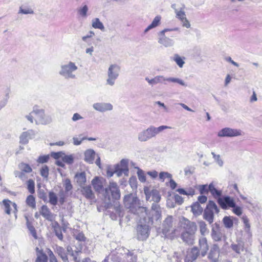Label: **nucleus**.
Wrapping results in <instances>:
<instances>
[{
  "label": "nucleus",
  "mask_w": 262,
  "mask_h": 262,
  "mask_svg": "<svg viewBox=\"0 0 262 262\" xmlns=\"http://www.w3.org/2000/svg\"><path fill=\"white\" fill-rule=\"evenodd\" d=\"M119 70V67L116 64H112L110 67L108 71V77L107 80V83L108 84L113 85L114 84L115 81L118 76Z\"/></svg>",
  "instance_id": "4"
},
{
  "label": "nucleus",
  "mask_w": 262,
  "mask_h": 262,
  "mask_svg": "<svg viewBox=\"0 0 262 262\" xmlns=\"http://www.w3.org/2000/svg\"><path fill=\"white\" fill-rule=\"evenodd\" d=\"M257 100L256 95L255 92H253L252 96L251 97L250 101L251 102L256 101Z\"/></svg>",
  "instance_id": "63"
},
{
  "label": "nucleus",
  "mask_w": 262,
  "mask_h": 262,
  "mask_svg": "<svg viewBox=\"0 0 262 262\" xmlns=\"http://www.w3.org/2000/svg\"><path fill=\"white\" fill-rule=\"evenodd\" d=\"M49 203L54 206L57 204L58 198L57 195L53 191H50L49 193Z\"/></svg>",
  "instance_id": "35"
},
{
  "label": "nucleus",
  "mask_w": 262,
  "mask_h": 262,
  "mask_svg": "<svg viewBox=\"0 0 262 262\" xmlns=\"http://www.w3.org/2000/svg\"><path fill=\"white\" fill-rule=\"evenodd\" d=\"M198 249L199 252L200 253V255L202 257L205 256L207 254L209 250V245L206 237H203L199 239Z\"/></svg>",
  "instance_id": "15"
},
{
  "label": "nucleus",
  "mask_w": 262,
  "mask_h": 262,
  "mask_svg": "<svg viewBox=\"0 0 262 262\" xmlns=\"http://www.w3.org/2000/svg\"><path fill=\"white\" fill-rule=\"evenodd\" d=\"M181 21L183 23V26L184 27H186L187 28L190 27V25L189 22L188 21V20L186 18V17L184 19H183Z\"/></svg>",
  "instance_id": "56"
},
{
  "label": "nucleus",
  "mask_w": 262,
  "mask_h": 262,
  "mask_svg": "<svg viewBox=\"0 0 262 262\" xmlns=\"http://www.w3.org/2000/svg\"><path fill=\"white\" fill-rule=\"evenodd\" d=\"M3 203L5 206V212L8 214H10L11 213L10 204L11 202L8 199H5L3 201Z\"/></svg>",
  "instance_id": "37"
},
{
  "label": "nucleus",
  "mask_w": 262,
  "mask_h": 262,
  "mask_svg": "<svg viewBox=\"0 0 262 262\" xmlns=\"http://www.w3.org/2000/svg\"><path fill=\"white\" fill-rule=\"evenodd\" d=\"M220 248L217 244H213L208 254V258L215 261L219 255Z\"/></svg>",
  "instance_id": "20"
},
{
  "label": "nucleus",
  "mask_w": 262,
  "mask_h": 262,
  "mask_svg": "<svg viewBox=\"0 0 262 262\" xmlns=\"http://www.w3.org/2000/svg\"><path fill=\"white\" fill-rule=\"evenodd\" d=\"M64 187L65 191L68 192L71 190L73 188V186L71 184V181L69 179H67L64 181Z\"/></svg>",
  "instance_id": "41"
},
{
  "label": "nucleus",
  "mask_w": 262,
  "mask_h": 262,
  "mask_svg": "<svg viewBox=\"0 0 262 262\" xmlns=\"http://www.w3.org/2000/svg\"><path fill=\"white\" fill-rule=\"evenodd\" d=\"M82 117H81V116L78 114V113H75L73 116V117H72V120L73 121H77L79 119H81Z\"/></svg>",
  "instance_id": "61"
},
{
  "label": "nucleus",
  "mask_w": 262,
  "mask_h": 262,
  "mask_svg": "<svg viewBox=\"0 0 262 262\" xmlns=\"http://www.w3.org/2000/svg\"><path fill=\"white\" fill-rule=\"evenodd\" d=\"M27 189L31 194H34L35 192V182L32 179H29L27 182Z\"/></svg>",
  "instance_id": "36"
},
{
  "label": "nucleus",
  "mask_w": 262,
  "mask_h": 262,
  "mask_svg": "<svg viewBox=\"0 0 262 262\" xmlns=\"http://www.w3.org/2000/svg\"><path fill=\"white\" fill-rule=\"evenodd\" d=\"M173 60L180 68H182L184 64L183 59L178 54L174 55Z\"/></svg>",
  "instance_id": "38"
},
{
  "label": "nucleus",
  "mask_w": 262,
  "mask_h": 262,
  "mask_svg": "<svg viewBox=\"0 0 262 262\" xmlns=\"http://www.w3.org/2000/svg\"><path fill=\"white\" fill-rule=\"evenodd\" d=\"M231 77L229 75H227L225 79V85H227L231 81Z\"/></svg>",
  "instance_id": "64"
},
{
  "label": "nucleus",
  "mask_w": 262,
  "mask_h": 262,
  "mask_svg": "<svg viewBox=\"0 0 262 262\" xmlns=\"http://www.w3.org/2000/svg\"><path fill=\"white\" fill-rule=\"evenodd\" d=\"M29 229L33 237L35 238H37V234L35 228L33 226H31L29 228Z\"/></svg>",
  "instance_id": "59"
},
{
  "label": "nucleus",
  "mask_w": 262,
  "mask_h": 262,
  "mask_svg": "<svg viewBox=\"0 0 262 262\" xmlns=\"http://www.w3.org/2000/svg\"><path fill=\"white\" fill-rule=\"evenodd\" d=\"M199 190L201 194H207L208 191H209L208 186L207 185H200L199 187Z\"/></svg>",
  "instance_id": "45"
},
{
  "label": "nucleus",
  "mask_w": 262,
  "mask_h": 262,
  "mask_svg": "<svg viewBox=\"0 0 262 262\" xmlns=\"http://www.w3.org/2000/svg\"><path fill=\"white\" fill-rule=\"evenodd\" d=\"M174 200L175 202L179 205H181L183 203V198L178 194L174 195Z\"/></svg>",
  "instance_id": "50"
},
{
  "label": "nucleus",
  "mask_w": 262,
  "mask_h": 262,
  "mask_svg": "<svg viewBox=\"0 0 262 262\" xmlns=\"http://www.w3.org/2000/svg\"><path fill=\"white\" fill-rule=\"evenodd\" d=\"M94 108L100 112H105L112 110L113 106L110 103H97L93 105Z\"/></svg>",
  "instance_id": "24"
},
{
  "label": "nucleus",
  "mask_w": 262,
  "mask_h": 262,
  "mask_svg": "<svg viewBox=\"0 0 262 262\" xmlns=\"http://www.w3.org/2000/svg\"><path fill=\"white\" fill-rule=\"evenodd\" d=\"M177 191L181 194L186 195L192 196L195 194V190L192 188H189L187 191H186L183 188H179L177 190Z\"/></svg>",
  "instance_id": "33"
},
{
  "label": "nucleus",
  "mask_w": 262,
  "mask_h": 262,
  "mask_svg": "<svg viewBox=\"0 0 262 262\" xmlns=\"http://www.w3.org/2000/svg\"><path fill=\"white\" fill-rule=\"evenodd\" d=\"M169 30H168V29H165V30H162L160 32L161 37L160 38V39L159 40V42L161 44L163 45L165 47L169 46L170 45V39L169 38H167L164 35V33L165 32L169 31Z\"/></svg>",
  "instance_id": "27"
},
{
  "label": "nucleus",
  "mask_w": 262,
  "mask_h": 262,
  "mask_svg": "<svg viewBox=\"0 0 262 262\" xmlns=\"http://www.w3.org/2000/svg\"><path fill=\"white\" fill-rule=\"evenodd\" d=\"M242 219L244 224L245 230L247 231H249L250 229V224L248 218L246 216H243Z\"/></svg>",
  "instance_id": "43"
},
{
  "label": "nucleus",
  "mask_w": 262,
  "mask_h": 262,
  "mask_svg": "<svg viewBox=\"0 0 262 262\" xmlns=\"http://www.w3.org/2000/svg\"><path fill=\"white\" fill-rule=\"evenodd\" d=\"M106 180L101 177H95L92 180V185L96 192L101 193L104 190V186Z\"/></svg>",
  "instance_id": "5"
},
{
  "label": "nucleus",
  "mask_w": 262,
  "mask_h": 262,
  "mask_svg": "<svg viewBox=\"0 0 262 262\" xmlns=\"http://www.w3.org/2000/svg\"><path fill=\"white\" fill-rule=\"evenodd\" d=\"M20 11L23 14H32L33 13V10L31 9H20Z\"/></svg>",
  "instance_id": "58"
},
{
  "label": "nucleus",
  "mask_w": 262,
  "mask_h": 262,
  "mask_svg": "<svg viewBox=\"0 0 262 262\" xmlns=\"http://www.w3.org/2000/svg\"><path fill=\"white\" fill-rule=\"evenodd\" d=\"M49 167L47 165H44L40 170L41 176L45 178H47L49 176Z\"/></svg>",
  "instance_id": "39"
},
{
  "label": "nucleus",
  "mask_w": 262,
  "mask_h": 262,
  "mask_svg": "<svg viewBox=\"0 0 262 262\" xmlns=\"http://www.w3.org/2000/svg\"><path fill=\"white\" fill-rule=\"evenodd\" d=\"M169 186L172 189H174L177 187V183L175 182V181L172 180L171 178L170 179L169 181Z\"/></svg>",
  "instance_id": "57"
},
{
  "label": "nucleus",
  "mask_w": 262,
  "mask_h": 262,
  "mask_svg": "<svg viewBox=\"0 0 262 262\" xmlns=\"http://www.w3.org/2000/svg\"><path fill=\"white\" fill-rule=\"evenodd\" d=\"M92 27L95 29H99L101 30H104V27L103 24L98 18H95L92 20Z\"/></svg>",
  "instance_id": "34"
},
{
  "label": "nucleus",
  "mask_w": 262,
  "mask_h": 262,
  "mask_svg": "<svg viewBox=\"0 0 262 262\" xmlns=\"http://www.w3.org/2000/svg\"><path fill=\"white\" fill-rule=\"evenodd\" d=\"M31 123L35 121L37 124H47L50 122V118L46 116L43 110H34L27 116Z\"/></svg>",
  "instance_id": "2"
},
{
  "label": "nucleus",
  "mask_w": 262,
  "mask_h": 262,
  "mask_svg": "<svg viewBox=\"0 0 262 262\" xmlns=\"http://www.w3.org/2000/svg\"><path fill=\"white\" fill-rule=\"evenodd\" d=\"M161 217V210L160 205L157 204H153L150 212L149 220L150 222L153 223L154 221L160 220Z\"/></svg>",
  "instance_id": "6"
},
{
  "label": "nucleus",
  "mask_w": 262,
  "mask_h": 262,
  "mask_svg": "<svg viewBox=\"0 0 262 262\" xmlns=\"http://www.w3.org/2000/svg\"><path fill=\"white\" fill-rule=\"evenodd\" d=\"M138 178L141 182H145L146 180V177L143 173H139Z\"/></svg>",
  "instance_id": "55"
},
{
  "label": "nucleus",
  "mask_w": 262,
  "mask_h": 262,
  "mask_svg": "<svg viewBox=\"0 0 262 262\" xmlns=\"http://www.w3.org/2000/svg\"><path fill=\"white\" fill-rule=\"evenodd\" d=\"M195 233L186 232L182 231L181 233V238L182 240L189 244H192L194 241V235Z\"/></svg>",
  "instance_id": "23"
},
{
  "label": "nucleus",
  "mask_w": 262,
  "mask_h": 262,
  "mask_svg": "<svg viewBox=\"0 0 262 262\" xmlns=\"http://www.w3.org/2000/svg\"><path fill=\"white\" fill-rule=\"evenodd\" d=\"M234 218L233 216H226L223 219V223L224 226L228 229H230L233 226V219Z\"/></svg>",
  "instance_id": "28"
},
{
  "label": "nucleus",
  "mask_w": 262,
  "mask_h": 262,
  "mask_svg": "<svg viewBox=\"0 0 262 262\" xmlns=\"http://www.w3.org/2000/svg\"><path fill=\"white\" fill-rule=\"evenodd\" d=\"M105 190L106 193H107L108 190L111 191L113 199L119 200L120 198V190L116 182H110L108 187L105 188Z\"/></svg>",
  "instance_id": "11"
},
{
  "label": "nucleus",
  "mask_w": 262,
  "mask_h": 262,
  "mask_svg": "<svg viewBox=\"0 0 262 262\" xmlns=\"http://www.w3.org/2000/svg\"><path fill=\"white\" fill-rule=\"evenodd\" d=\"M77 69V67L74 63L70 62L68 64L62 66L60 73L64 76L73 77L74 76L72 75V73L73 71L76 70Z\"/></svg>",
  "instance_id": "14"
},
{
  "label": "nucleus",
  "mask_w": 262,
  "mask_h": 262,
  "mask_svg": "<svg viewBox=\"0 0 262 262\" xmlns=\"http://www.w3.org/2000/svg\"><path fill=\"white\" fill-rule=\"evenodd\" d=\"M181 227L182 231L186 232L195 233L197 231V226L194 222L188 220H184L181 223Z\"/></svg>",
  "instance_id": "8"
},
{
  "label": "nucleus",
  "mask_w": 262,
  "mask_h": 262,
  "mask_svg": "<svg viewBox=\"0 0 262 262\" xmlns=\"http://www.w3.org/2000/svg\"><path fill=\"white\" fill-rule=\"evenodd\" d=\"M146 199L148 200L151 196V200L156 203H158L161 200V195L159 192L156 189H153L151 191L148 187L144 188Z\"/></svg>",
  "instance_id": "9"
},
{
  "label": "nucleus",
  "mask_w": 262,
  "mask_h": 262,
  "mask_svg": "<svg viewBox=\"0 0 262 262\" xmlns=\"http://www.w3.org/2000/svg\"><path fill=\"white\" fill-rule=\"evenodd\" d=\"M155 127H149L139 134L138 138L141 141H145L157 135Z\"/></svg>",
  "instance_id": "13"
},
{
  "label": "nucleus",
  "mask_w": 262,
  "mask_h": 262,
  "mask_svg": "<svg viewBox=\"0 0 262 262\" xmlns=\"http://www.w3.org/2000/svg\"><path fill=\"white\" fill-rule=\"evenodd\" d=\"M161 19V17L160 16L158 15V16H156L155 17V18L154 19V20H152L151 24H150L146 28V29L145 30L144 32H147L148 30L159 26L160 24Z\"/></svg>",
  "instance_id": "29"
},
{
  "label": "nucleus",
  "mask_w": 262,
  "mask_h": 262,
  "mask_svg": "<svg viewBox=\"0 0 262 262\" xmlns=\"http://www.w3.org/2000/svg\"><path fill=\"white\" fill-rule=\"evenodd\" d=\"M146 80H147L150 84H155L160 82V77H156L152 79L146 78Z\"/></svg>",
  "instance_id": "48"
},
{
  "label": "nucleus",
  "mask_w": 262,
  "mask_h": 262,
  "mask_svg": "<svg viewBox=\"0 0 262 262\" xmlns=\"http://www.w3.org/2000/svg\"><path fill=\"white\" fill-rule=\"evenodd\" d=\"M96 153L93 149H88L84 152V160L88 163H93Z\"/></svg>",
  "instance_id": "25"
},
{
  "label": "nucleus",
  "mask_w": 262,
  "mask_h": 262,
  "mask_svg": "<svg viewBox=\"0 0 262 262\" xmlns=\"http://www.w3.org/2000/svg\"><path fill=\"white\" fill-rule=\"evenodd\" d=\"M39 214L49 221H53L55 217V215L51 212L49 208L46 205L41 206L39 210Z\"/></svg>",
  "instance_id": "12"
},
{
  "label": "nucleus",
  "mask_w": 262,
  "mask_h": 262,
  "mask_svg": "<svg viewBox=\"0 0 262 262\" xmlns=\"http://www.w3.org/2000/svg\"><path fill=\"white\" fill-rule=\"evenodd\" d=\"M88 8L86 5H84L82 8H80L78 10L79 14L82 16L85 17L86 15V13L88 12Z\"/></svg>",
  "instance_id": "49"
},
{
  "label": "nucleus",
  "mask_w": 262,
  "mask_h": 262,
  "mask_svg": "<svg viewBox=\"0 0 262 262\" xmlns=\"http://www.w3.org/2000/svg\"><path fill=\"white\" fill-rule=\"evenodd\" d=\"M219 137H235L241 135V131L228 127L223 128L217 134Z\"/></svg>",
  "instance_id": "7"
},
{
  "label": "nucleus",
  "mask_w": 262,
  "mask_h": 262,
  "mask_svg": "<svg viewBox=\"0 0 262 262\" xmlns=\"http://www.w3.org/2000/svg\"><path fill=\"white\" fill-rule=\"evenodd\" d=\"M36 252V258L35 262H48V257L47 255L42 250L36 247L35 249Z\"/></svg>",
  "instance_id": "19"
},
{
  "label": "nucleus",
  "mask_w": 262,
  "mask_h": 262,
  "mask_svg": "<svg viewBox=\"0 0 262 262\" xmlns=\"http://www.w3.org/2000/svg\"><path fill=\"white\" fill-rule=\"evenodd\" d=\"M147 174L152 178H156L158 177V172L155 170L149 171Z\"/></svg>",
  "instance_id": "60"
},
{
  "label": "nucleus",
  "mask_w": 262,
  "mask_h": 262,
  "mask_svg": "<svg viewBox=\"0 0 262 262\" xmlns=\"http://www.w3.org/2000/svg\"><path fill=\"white\" fill-rule=\"evenodd\" d=\"M211 237L215 242H220L222 239L225 240V235L219 229H212L211 231Z\"/></svg>",
  "instance_id": "21"
},
{
  "label": "nucleus",
  "mask_w": 262,
  "mask_h": 262,
  "mask_svg": "<svg viewBox=\"0 0 262 262\" xmlns=\"http://www.w3.org/2000/svg\"><path fill=\"white\" fill-rule=\"evenodd\" d=\"M47 253L49 256V262H58L57 259L51 249H48Z\"/></svg>",
  "instance_id": "44"
},
{
  "label": "nucleus",
  "mask_w": 262,
  "mask_h": 262,
  "mask_svg": "<svg viewBox=\"0 0 262 262\" xmlns=\"http://www.w3.org/2000/svg\"><path fill=\"white\" fill-rule=\"evenodd\" d=\"M185 16L184 12L182 11H179L177 12V17L180 19L181 21L186 17Z\"/></svg>",
  "instance_id": "52"
},
{
  "label": "nucleus",
  "mask_w": 262,
  "mask_h": 262,
  "mask_svg": "<svg viewBox=\"0 0 262 262\" xmlns=\"http://www.w3.org/2000/svg\"><path fill=\"white\" fill-rule=\"evenodd\" d=\"M233 208V212L236 215L239 216L242 214V209L239 206H235Z\"/></svg>",
  "instance_id": "51"
},
{
  "label": "nucleus",
  "mask_w": 262,
  "mask_h": 262,
  "mask_svg": "<svg viewBox=\"0 0 262 262\" xmlns=\"http://www.w3.org/2000/svg\"><path fill=\"white\" fill-rule=\"evenodd\" d=\"M62 161L69 164L73 163L74 159L72 156H65L62 158Z\"/></svg>",
  "instance_id": "46"
},
{
  "label": "nucleus",
  "mask_w": 262,
  "mask_h": 262,
  "mask_svg": "<svg viewBox=\"0 0 262 262\" xmlns=\"http://www.w3.org/2000/svg\"><path fill=\"white\" fill-rule=\"evenodd\" d=\"M55 252L61 257L64 262H68V257L64 249L61 247H56Z\"/></svg>",
  "instance_id": "26"
},
{
  "label": "nucleus",
  "mask_w": 262,
  "mask_h": 262,
  "mask_svg": "<svg viewBox=\"0 0 262 262\" xmlns=\"http://www.w3.org/2000/svg\"><path fill=\"white\" fill-rule=\"evenodd\" d=\"M173 217L171 215H168L164 220L163 223V228L162 232L165 238L173 239L177 236L178 230L176 229H172L173 223Z\"/></svg>",
  "instance_id": "1"
},
{
  "label": "nucleus",
  "mask_w": 262,
  "mask_h": 262,
  "mask_svg": "<svg viewBox=\"0 0 262 262\" xmlns=\"http://www.w3.org/2000/svg\"><path fill=\"white\" fill-rule=\"evenodd\" d=\"M73 142H74V145H80L81 144V140H79L77 138H73Z\"/></svg>",
  "instance_id": "62"
},
{
  "label": "nucleus",
  "mask_w": 262,
  "mask_h": 262,
  "mask_svg": "<svg viewBox=\"0 0 262 262\" xmlns=\"http://www.w3.org/2000/svg\"><path fill=\"white\" fill-rule=\"evenodd\" d=\"M219 209L215 203L212 201H209L204 213V218L209 224L213 222L214 213H218Z\"/></svg>",
  "instance_id": "3"
},
{
  "label": "nucleus",
  "mask_w": 262,
  "mask_h": 262,
  "mask_svg": "<svg viewBox=\"0 0 262 262\" xmlns=\"http://www.w3.org/2000/svg\"><path fill=\"white\" fill-rule=\"evenodd\" d=\"M137 235L140 240H145L149 236L148 228L145 225L138 226Z\"/></svg>",
  "instance_id": "17"
},
{
  "label": "nucleus",
  "mask_w": 262,
  "mask_h": 262,
  "mask_svg": "<svg viewBox=\"0 0 262 262\" xmlns=\"http://www.w3.org/2000/svg\"><path fill=\"white\" fill-rule=\"evenodd\" d=\"M200 254L198 247H194L187 251L185 261L191 262L195 260Z\"/></svg>",
  "instance_id": "16"
},
{
  "label": "nucleus",
  "mask_w": 262,
  "mask_h": 262,
  "mask_svg": "<svg viewBox=\"0 0 262 262\" xmlns=\"http://www.w3.org/2000/svg\"><path fill=\"white\" fill-rule=\"evenodd\" d=\"M19 168L21 171L19 173L18 177L21 180L25 178V173H30L32 171L31 167L27 163L22 162L19 165Z\"/></svg>",
  "instance_id": "18"
},
{
  "label": "nucleus",
  "mask_w": 262,
  "mask_h": 262,
  "mask_svg": "<svg viewBox=\"0 0 262 262\" xmlns=\"http://www.w3.org/2000/svg\"><path fill=\"white\" fill-rule=\"evenodd\" d=\"M200 232L202 235H204L207 231V225L204 221L199 222Z\"/></svg>",
  "instance_id": "40"
},
{
  "label": "nucleus",
  "mask_w": 262,
  "mask_h": 262,
  "mask_svg": "<svg viewBox=\"0 0 262 262\" xmlns=\"http://www.w3.org/2000/svg\"><path fill=\"white\" fill-rule=\"evenodd\" d=\"M217 202L222 208L226 209L227 208L235 207V202L230 196H225L218 199Z\"/></svg>",
  "instance_id": "10"
},
{
  "label": "nucleus",
  "mask_w": 262,
  "mask_h": 262,
  "mask_svg": "<svg viewBox=\"0 0 262 262\" xmlns=\"http://www.w3.org/2000/svg\"><path fill=\"white\" fill-rule=\"evenodd\" d=\"M75 178L80 185H84L86 182V176L84 172L76 173Z\"/></svg>",
  "instance_id": "31"
},
{
  "label": "nucleus",
  "mask_w": 262,
  "mask_h": 262,
  "mask_svg": "<svg viewBox=\"0 0 262 262\" xmlns=\"http://www.w3.org/2000/svg\"><path fill=\"white\" fill-rule=\"evenodd\" d=\"M31 194L29 195L26 199V203L27 205L32 209L36 208L35 198Z\"/></svg>",
  "instance_id": "32"
},
{
  "label": "nucleus",
  "mask_w": 262,
  "mask_h": 262,
  "mask_svg": "<svg viewBox=\"0 0 262 262\" xmlns=\"http://www.w3.org/2000/svg\"><path fill=\"white\" fill-rule=\"evenodd\" d=\"M81 193L87 199L93 200L95 199V195L93 192L91 186H86L82 187Z\"/></svg>",
  "instance_id": "22"
},
{
  "label": "nucleus",
  "mask_w": 262,
  "mask_h": 262,
  "mask_svg": "<svg viewBox=\"0 0 262 262\" xmlns=\"http://www.w3.org/2000/svg\"><path fill=\"white\" fill-rule=\"evenodd\" d=\"M208 189L209 191L213 195L214 198H220L222 194V192L220 190H217L214 185L212 183H211L208 186Z\"/></svg>",
  "instance_id": "30"
},
{
  "label": "nucleus",
  "mask_w": 262,
  "mask_h": 262,
  "mask_svg": "<svg viewBox=\"0 0 262 262\" xmlns=\"http://www.w3.org/2000/svg\"><path fill=\"white\" fill-rule=\"evenodd\" d=\"M172 176L167 172H161L159 173V179L162 182H164L166 178L171 179Z\"/></svg>",
  "instance_id": "42"
},
{
  "label": "nucleus",
  "mask_w": 262,
  "mask_h": 262,
  "mask_svg": "<svg viewBox=\"0 0 262 262\" xmlns=\"http://www.w3.org/2000/svg\"><path fill=\"white\" fill-rule=\"evenodd\" d=\"M167 128H171V127L168 126H165V125L160 126L158 128L155 127V129L156 130V132L157 134L158 133H159V132H161L162 130H163V129H167Z\"/></svg>",
  "instance_id": "53"
},
{
  "label": "nucleus",
  "mask_w": 262,
  "mask_h": 262,
  "mask_svg": "<svg viewBox=\"0 0 262 262\" xmlns=\"http://www.w3.org/2000/svg\"><path fill=\"white\" fill-rule=\"evenodd\" d=\"M50 159L49 155H44L39 156L37 162L40 163H44L47 162Z\"/></svg>",
  "instance_id": "47"
},
{
  "label": "nucleus",
  "mask_w": 262,
  "mask_h": 262,
  "mask_svg": "<svg viewBox=\"0 0 262 262\" xmlns=\"http://www.w3.org/2000/svg\"><path fill=\"white\" fill-rule=\"evenodd\" d=\"M198 200L200 203L203 204L206 202L207 198L205 195H202L198 197Z\"/></svg>",
  "instance_id": "54"
}]
</instances>
